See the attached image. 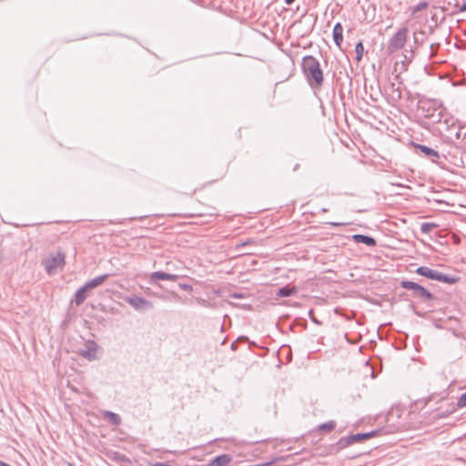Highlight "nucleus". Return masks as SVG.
<instances>
[{"label": "nucleus", "instance_id": "1", "mask_svg": "<svg viewBox=\"0 0 466 466\" xmlns=\"http://www.w3.org/2000/svg\"><path fill=\"white\" fill-rule=\"evenodd\" d=\"M302 72L311 88H319L324 82V76L319 60L313 56L302 58Z\"/></svg>", "mask_w": 466, "mask_h": 466}, {"label": "nucleus", "instance_id": "2", "mask_svg": "<svg viewBox=\"0 0 466 466\" xmlns=\"http://www.w3.org/2000/svg\"><path fill=\"white\" fill-rule=\"evenodd\" d=\"M420 110L422 113L423 117L429 119L432 124L442 125L441 118L442 108L441 102L434 101H423L420 106Z\"/></svg>", "mask_w": 466, "mask_h": 466}, {"label": "nucleus", "instance_id": "3", "mask_svg": "<svg viewBox=\"0 0 466 466\" xmlns=\"http://www.w3.org/2000/svg\"><path fill=\"white\" fill-rule=\"evenodd\" d=\"M415 272L420 276L426 277L432 280L447 284H454L459 281V278L455 276L446 275L437 270L431 269L429 267L421 266L419 267Z\"/></svg>", "mask_w": 466, "mask_h": 466}, {"label": "nucleus", "instance_id": "4", "mask_svg": "<svg viewBox=\"0 0 466 466\" xmlns=\"http://www.w3.org/2000/svg\"><path fill=\"white\" fill-rule=\"evenodd\" d=\"M409 30L407 27L400 28L389 40L387 53L391 55L401 49L407 41Z\"/></svg>", "mask_w": 466, "mask_h": 466}, {"label": "nucleus", "instance_id": "5", "mask_svg": "<svg viewBox=\"0 0 466 466\" xmlns=\"http://www.w3.org/2000/svg\"><path fill=\"white\" fill-rule=\"evenodd\" d=\"M44 266L46 271L51 275L57 268H63L65 265V254L58 251L56 255L50 256L48 258L44 260Z\"/></svg>", "mask_w": 466, "mask_h": 466}, {"label": "nucleus", "instance_id": "6", "mask_svg": "<svg viewBox=\"0 0 466 466\" xmlns=\"http://www.w3.org/2000/svg\"><path fill=\"white\" fill-rule=\"evenodd\" d=\"M412 147L416 149L418 155H421L432 163H437L441 157L439 151L425 145L411 142Z\"/></svg>", "mask_w": 466, "mask_h": 466}, {"label": "nucleus", "instance_id": "7", "mask_svg": "<svg viewBox=\"0 0 466 466\" xmlns=\"http://www.w3.org/2000/svg\"><path fill=\"white\" fill-rule=\"evenodd\" d=\"M376 433L377 432L375 431H372L366 432V433L351 434L350 436L340 438L337 444L340 449H343V448L352 444L353 442L370 439V438L375 436Z\"/></svg>", "mask_w": 466, "mask_h": 466}, {"label": "nucleus", "instance_id": "8", "mask_svg": "<svg viewBox=\"0 0 466 466\" xmlns=\"http://www.w3.org/2000/svg\"><path fill=\"white\" fill-rule=\"evenodd\" d=\"M400 286L405 289L414 290L423 300H431L433 299V295L429 290L413 281L403 280L401 281Z\"/></svg>", "mask_w": 466, "mask_h": 466}, {"label": "nucleus", "instance_id": "9", "mask_svg": "<svg viewBox=\"0 0 466 466\" xmlns=\"http://www.w3.org/2000/svg\"><path fill=\"white\" fill-rule=\"evenodd\" d=\"M125 301L137 310H147L153 308L151 301L137 295L126 297Z\"/></svg>", "mask_w": 466, "mask_h": 466}, {"label": "nucleus", "instance_id": "10", "mask_svg": "<svg viewBox=\"0 0 466 466\" xmlns=\"http://www.w3.org/2000/svg\"><path fill=\"white\" fill-rule=\"evenodd\" d=\"M97 344L95 341H88L85 348L79 349L78 354L89 361L96 359Z\"/></svg>", "mask_w": 466, "mask_h": 466}, {"label": "nucleus", "instance_id": "11", "mask_svg": "<svg viewBox=\"0 0 466 466\" xmlns=\"http://www.w3.org/2000/svg\"><path fill=\"white\" fill-rule=\"evenodd\" d=\"M178 279V275L177 274H170L163 271H155L150 276V280H171L176 281Z\"/></svg>", "mask_w": 466, "mask_h": 466}, {"label": "nucleus", "instance_id": "12", "mask_svg": "<svg viewBox=\"0 0 466 466\" xmlns=\"http://www.w3.org/2000/svg\"><path fill=\"white\" fill-rule=\"evenodd\" d=\"M332 36L336 46L341 48V44L343 41V26L339 22L335 24L332 31Z\"/></svg>", "mask_w": 466, "mask_h": 466}, {"label": "nucleus", "instance_id": "13", "mask_svg": "<svg viewBox=\"0 0 466 466\" xmlns=\"http://www.w3.org/2000/svg\"><path fill=\"white\" fill-rule=\"evenodd\" d=\"M232 456L230 454H221L217 456L209 462V466H228L232 461Z\"/></svg>", "mask_w": 466, "mask_h": 466}, {"label": "nucleus", "instance_id": "14", "mask_svg": "<svg viewBox=\"0 0 466 466\" xmlns=\"http://www.w3.org/2000/svg\"><path fill=\"white\" fill-rule=\"evenodd\" d=\"M352 238L356 243H362L369 247L376 245V240L372 237L367 235L356 234L352 236Z\"/></svg>", "mask_w": 466, "mask_h": 466}, {"label": "nucleus", "instance_id": "15", "mask_svg": "<svg viewBox=\"0 0 466 466\" xmlns=\"http://www.w3.org/2000/svg\"><path fill=\"white\" fill-rule=\"evenodd\" d=\"M109 277V274H103L100 276H97L91 280L87 281L85 286L87 289H92L99 285H101L107 278Z\"/></svg>", "mask_w": 466, "mask_h": 466}, {"label": "nucleus", "instance_id": "16", "mask_svg": "<svg viewBox=\"0 0 466 466\" xmlns=\"http://www.w3.org/2000/svg\"><path fill=\"white\" fill-rule=\"evenodd\" d=\"M86 290H88V289L84 285L81 288H79L76 290V292L75 293L73 301L76 303V306H80L86 299Z\"/></svg>", "mask_w": 466, "mask_h": 466}, {"label": "nucleus", "instance_id": "17", "mask_svg": "<svg viewBox=\"0 0 466 466\" xmlns=\"http://www.w3.org/2000/svg\"><path fill=\"white\" fill-rule=\"evenodd\" d=\"M297 291H298V289L296 287L286 285L278 290L277 296L282 297V298L290 297V296L296 294Z\"/></svg>", "mask_w": 466, "mask_h": 466}, {"label": "nucleus", "instance_id": "18", "mask_svg": "<svg viewBox=\"0 0 466 466\" xmlns=\"http://www.w3.org/2000/svg\"><path fill=\"white\" fill-rule=\"evenodd\" d=\"M104 417L107 419L113 425L118 426L121 423L120 416L113 411H104Z\"/></svg>", "mask_w": 466, "mask_h": 466}, {"label": "nucleus", "instance_id": "19", "mask_svg": "<svg viewBox=\"0 0 466 466\" xmlns=\"http://www.w3.org/2000/svg\"><path fill=\"white\" fill-rule=\"evenodd\" d=\"M336 427V422L334 420H329L325 423H322L319 426L318 430L319 431H330L334 430Z\"/></svg>", "mask_w": 466, "mask_h": 466}, {"label": "nucleus", "instance_id": "20", "mask_svg": "<svg viewBox=\"0 0 466 466\" xmlns=\"http://www.w3.org/2000/svg\"><path fill=\"white\" fill-rule=\"evenodd\" d=\"M435 228H437L436 224L424 222L420 225V231L424 234H429Z\"/></svg>", "mask_w": 466, "mask_h": 466}, {"label": "nucleus", "instance_id": "21", "mask_svg": "<svg viewBox=\"0 0 466 466\" xmlns=\"http://www.w3.org/2000/svg\"><path fill=\"white\" fill-rule=\"evenodd\" d=\"M355 53L357 61H360L364 53V46L361 42L357 43L355 46Z\"/></svg>", "mask_w": 466, "mask_h": 466}, {"label": "nucleus", "instance_id": "22", "mask_svg": "<svg viewBox=\"0 0 466 466\" xmlns=\"http://www.w3.org/2000/svg\"><path fill=\"white\" fill-rule=\"evenodd\" d=\"M429 4L427 2H420L419 3L418 5H414L412 7V15L421 11V10H424L428 7Z\"/></svg>", "mask_w": 466, "mask_h": 466}, {"label": "nucleus", "instance_id": "23", "mask_svg": "<svg viewBox=\"0 0 466 466\" xmlns=\"http://www.w3.org/2000/svg\"><path fill=\"white\" fill-rule=\"evenodd\" d=\"M457 406L462 408L466 406V392L461 394L457 401Z\"/></svg>", "mask_w": 466, "mask_h": 466}, {"label": "nucleus", "instance_id": "24", "mask_svg": "<svg viewBox=\"0 0 466 466\" xmlns=\"http://www.w3.org/2000/svg\"><path fill=\"white\" fill-rule=\"evenodd\" d=\"M455 5L458 7L459 12H466V1L461 5H459L458 4Z\"/></svg>", "mask_w": 466, "mask_h": 466}, {"label": "nucleus", "instance_id": "25", "mask_svg": "<svg viewBox=\"0 0 466 466\" xmlns=\"http://www.w3.org/2000/svg\"><path fill=\"white\" fill-rule=\"evenodd\" d=\"M391 87H392L393 92H396V93H397V98H398V99H400V97H401V92H400V90L399 88H396V89H395V85H394V84H391Z\"/></svg>", "mask_w": 466, "mask_h": 466}, {"label": "nucleus", "instance_id": "26", "mask_svg": "<svg viewBox=\"0 0 466 466\" xmlns=\"http://www.w3.org/2000/svg\"><path fill=\"white\" fill-rule=\"evenodd\" d=\"M179 287L184 290L192 289V287L189 284H179Z\"/></svg>", "mask_w": 466, "mask_h": 466}, {"label": "nucleus", "instance_id": "27", "mask_svg": "<svg viewBox=\"0 0 466 466\" xmlns=\"http://www.w3.org/2000/svg\"><path fill=\"white\" fill-rule=\"evenodd\" d=\"M230 297L234 299H242L244 298V295L242 293H232L230 294Z\"/></svg>", "mask_w": 466, "mask_h": 466}, {"label": "nucleus", "instance_id": "28", "mask_svg": "<svg viewBox=\"0 0 466 466\" xmlns=\"http://www.w3.org/2000/svg\"><path fill=\"white\" fill-rule=\"evenodd\" d=\"M330 226L332 227H340V226H345L347 225V223H340V222H329V223Z\"/></svg>", "mask_w": 466, "mask_h": 466}, {"label": "nucleus", "instance_id": "29", "mask_svg": "<svg viewBox=\"0 0 466 466\" xmlns=\"http://www.w3.org/2000/svg\"><path fill=\"white\" fill-rule=\"evenodd\" d=\"M153 466H172V465L165 463V462H157V463L153 464Z\"/></svg>", "mask_w": 466, "mask_h": 466}, {"label": "nucleus", "instance_id": "30", "mask_svg": "<svg viewBox=\"0 0 466 466\" xmlns=\"http://www.w3.org/2000/svg\"><path fill=\"white\" fill-rule=\"evenodd\" d=\"M295 0H285V4L290 5Z\"/></svg>", "mask_w": 466, "mask_h": 466}, {"label": "nucleus", "instance_id": "31", "mask_svg": "<svg viewBox=\"0 0 466 466\" xmlns=\"http://www.w3.org/2000/svg\"><path fill=\"white\" fill-rule=\"evenodd\" d=\"M448 122H449V120H447V119H445L444 122H443V125L446 126V130L449 129V123Z\"/></svg>", "mask_w": 466, "mask_h": 466}, {"label": "nucleus", "instance_id": "32", "mask_svg": "<svg viewBox=\"0 0 466 466\" xmlns=\"http://www.w3.org/2000/svg\"><path fill=\"white\" fill-rule=\"evenodd\" d=\"M0 466H11V465H9L8 463H6L5 461H0Z\"/></svg>", "mask_w": 466, "mask_h": 466}, {"label": "nucleus", "instance_id": "33", "mask_svg": "<svg viewBox=\"0 0 466 466\" xmlns=\"http://www.w3.org/2000/svg\"><path fill=\"white\" fill-rule=\"evenodd\" d=\"M311 319H312V321H313V322H315V323H318V324L319 323V321H318L314 317H311Z\"/></svg>", "mask_w": 466, "mask_h": 466}, {"label": "nucleus", "instance_id": "34", "mask_svg": "<svg viewBox=\"0 0 466 466\" xmlns=\"http://www.w3.org/2000/svg\"><path fill=\"white\" fill-rule=\"evenodd\" d=\"M312 314H313V310H312V309H310V310L309 311V316H310V318H311V317H312Z\"/></svg>", "mask_w": 466, "mask_h": 466}, {"label": "nucleus", "instance_id": "35", "mask_svg": "<svg viewBox=\"0 0 466 466\" xmlns=\"http://www.w3.org/2000/svg\"><path fill=\"white\" fill-rule=\"evenodd\" d=\"M68 466H73V465H72L71 463H69V465H68Z\"/></svg>", "mask_w": 466, "mask_h": 466}]
</instances>
